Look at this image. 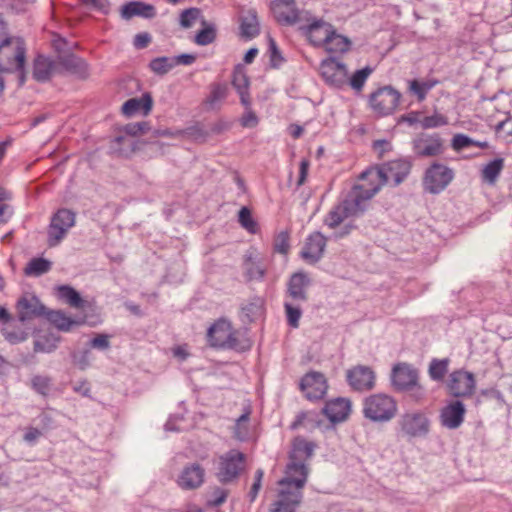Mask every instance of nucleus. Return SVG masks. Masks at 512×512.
<instances>
[{"instance_id": "54", "label": "nucleus", "mask_w": 512, "mask_h": 512, "mask_svg": "<svg viewBox=\"0 0 512 512\" xmlns=\"http://www.w3.org/2000/svg\"><path fill=\"white\" fill-rule=\"evenodd\" d=\"M228 93V87L225 84H216L212 87L208 102L213 105L226 98Z\"/></svg>"}, {"instance_id": "24", "label": "nucleus", "mask_w": 512, "mask_h": 512, "mask_svg": "<svg viewBox=\"0 0 512 512\" xmlns=\"http://www.w3.org/2000/svg\"><path fill=\"white\" fill-rule=\"evenodd\" d=\"M310 285L311 280L306 273H294L288 282L287 295L293 302H305L308 300L307 289Z\"/></svg>"}, {"instance_id": "46", "label": "nucleus", "mask_w": 512, "mask_h": 512, "mask_svg": "<svg viewBox=\"0 0 512 512\" xmlns=\"http://www.w3.org/2000/svg\"><path fill=\"white\" fill-rule=\"evenodd\" d=\"M373 69L369 66H366L360 70H357L349 79L350 86L355 91H361L367 78L371 75Z\"/></svg>"}, {"instance_id": "9", "label": "nucleus", "mask_w": 512, "mask_h": 512, "mask_svg": "<svg viewBox=\"0 0 512 512\" xmlns=\"http://www.w3.org/2000/svg\"><path fill=\"white\" fill-rule=\"evenodd\" d=\"M379 190L380 185H373L371 187L355 185L342 201L345 207L344 209H346L351 216L362 214L367 207L368 201L377 194Z\"/></svg>"}, {"instance_id": "31", "label": "nucleus", "mask_w": 512, "mask_h": 512, "mask_svg": "<svg viewBox=\"0 0 512 512\" xmlns=\"http://www.w3.org/2000/svg\"><path fill=\"white\" fill-rule=\"evenodd\" d=\"M59 64L66 71L75 74L78 77L85 78L88 75L86 62L73 54L59 56Z\"/></svg>"}, {"instance_id": "20", "label": "nucleus", "mask_w": 512, "mask_h": 512, "mask_svg": "<svg viewBox=\"0 0 512 512\" xmlns=\"http://www.w3.org/2000/svg\"><path fill=\"white\" fill-rule=\"evenodd\" d=\"M279 500L273 504L271 512H295L294 508L300 504L303 494L302 488L290 485H279Z\"/></svg>"}, {"instance_id": "26", "label": "nucleus", "mask_w": 512, "mask_h": 512, "mask_svg": "<svg viewBox=\"0 0 512 512\" xmlns=\"http://www.w3.org/2000/svg\"><path fill=\"white\" fill-rule=\"evenodd\" d=\"M351 410V403L345 398H336L326 403L322 409L323 414L333 423L347 419Z\"/></svg>"}, {"instance_id": "36", "label": "nucleus", "mask_w": 512, "mask_h": 512, "mask_svg": "<svg viewBox=\"0 0 512 512\" xmlns=\"http://www.w3.org/2000/svg\"><path fill=\"white\" fill-rule=\"evenodd\" d=\"M350 44L351 42L347 37L338 34L333 28L332 34L329 36L324 47L331 53H344L349 50Z\"/></svg>"}, {"instance_id": "53", "label": "nucleus", "mask_w": 512, "mask_h": 512, "mask_svg": "<svg viewBox=\"0 0 512 512\" xmlns=\"http://www.w3.org/2000/svg\"><path fill=\"white\" fill-rule=\"evenodd\" d=\"M289 248V233L287 231H282L275 237L274 250L280 254H287Z\"/></svg>"}, {"instance_id": "55", "label": "nucleus", "mask_w": 512, "mask_h": 512, "mask_svg": "<svg viewBox=\"0 0 512 512\" xmlns=\"http://www.w3.org/2000/svg\"><path fill=\"white\" fill-rule=\"evenodd\" d=\"M473 139L464 134H456L452 138L451 146L455 151H461L464 148L472 146Z\"/></svg>"}, {"instance_id": "52", "label": "nucleus", "mask_w": 512, "mask_h": 512, "mask_svg": "<svg viewBox=\"0 0 512 512\" xmlns=\"http://www.w3.org/2000/svg\"><path fill=\"white\" fill-rule=\"evenodd\" d=\"M51 379L47 376L37 375L32 378L33 388L41 395H47L50 390Z\"/></svg>"}, {"instance_id": "13", "label": "nucleus", "mask_w": 512, "mask_h": 512, "mask_svg": "<svg viewBox=\"0 0 512 512\" xmlns=\"http://www.w3.org/2000/svg\"><path fill=\"white\" fill-rule=\"evenodd\" d=\"M412 149L421 158L436 157L443 153L444 144L437 133H420L412 140Z\"/></svg>"}, {"instance_id": "4", "label": "nucleus", "mask_w": 512, "mask_h": 512, "mask_svg": "<svg viewBox=\"0 0 512 512\" xmlns=\"http://www.w3.org/2000/svg\"><path fill=\"white\" fill-rule=\"evenodd\" d=\"M397 410V402L386 394L370 395L363 402L364 417L376 423L389 422L395 417Z\"/></svg>"}, {"instance_id": "64", "label": "nucleus", "mask_w": 512, "mask_h": 512, "mask_svg": "<svg viewBox=\"0 0 512 512\" xmlns=\"http://www.w3.org/2000/svg\"><path fill=\"white\" fill-rule=\"evenodd\" d=\"M496 131H503L507 137L512 136V118H507L496 125Z\"/></svg>"}, {"instance_id": "38", "label": "nucleus", "mask_w": 512, "mask_h": 512, "mask_svg": "<svg viewBox=\"0 0 512 512\" xmlns=\"http://www.w3.org/2000/svg\"><path fill=\"white\" fill-rule=\"evenodd\" d=\"M437 80H411L409 81V92L414 94L418 101H423L426 98L427 93L437 85Z\"/></svg>"}, {"instance_id": "29", "label": "nucleus", "mask_w": 512, "mask_h": 512, "mask_svg": "<svg viewBox=\"0 0 512 512\" xmlns=\"http://www.w3.org/2000/svg\"><path fill=\"white\" fill-rule=\"evenodd\" d=\"M45 316L58 330L64 332H68L74 326H80L85 323V319L71 318L61 310L48 311Z\"/></svg>"}, {"instance_id": "47", "label": "nucleus", "mask_w": 512, "mask_h": 512, "mask_svg": "<svg viewBox=\"0 0 512 512\" xmlns=\"http://www.w3.org/2000/svg\"><path fill=\"white\" fill-rule=\"evenodd\" d=\"M284 308H285L288 324L293 328H297L299 326V320L302 315V311H301L300 307L298 305L294 304L293 301L292 302L286 301L284 303Z\"/></svg>"}, {"instance_id": "5", "label": "nucleus", "mask_w": 512, "mask_h": 512, "mask_svg": "<svg viewBox=\"0 0 512 512\" xmlns=\"http://www.w3.org/2000/svg\"><path fill=\"white\" fill-rule=\"evenodd\" d=\"M410 170L411 163L407 160L399 159L390 161L375 171H365L361 174L360 178H370L372 181L378 180L379 183L377 185H380V187L391 182L394 186H397L408 176Z\"/></svg>"}, {"instance_id": "39", "label": "nucleus", "mask_w": 512, "mask_h": 512, "mask_svg": "<svg viewBox=\"0 0 512 512\" xmlns=\"http://www.w3.org/2000/svg\"><path fill=\"white\" fill-rule=\"evenodd\" d=\"M52 263L44 258H33L24 269L27 276L38 277L50 271Z\"/></svg>"}, {"instance_id": "43", "label": "nucleus", "mask_w": 512, "mask_h": 512, "mask_svg": "<svg viewBox=\"0 0 512 512\" xmlns=\"http://www.w3.org/2000/svg\"><path fill=\"white\" fill-rule=\"evenodd\" d=\"M449 359H433L429 365V376L431 379L442 380L448 371Z\"/></svg>"}, {"instance_id": "2", "label": "nucleus", "mask_w": 512, "mask_h": 512, "mask_svg": "<svg viewBox=\"0 0 512 512\" xmlns=\"http://www.w3.org/2000/svg\"><path fill=\"white\" fill-rule=\"evenodd\" d=\"M207 339L212 347L245 351L251 347L245 333L233 328L231 322L221 318L207 331Z\"/></svg>"}, {"instance_id": "6", "label": "nucleus", "mask_w": 512, "mask_h": 512, "mask_svg": "<svg viewBox=\"0 0 512 512\" xmlns=\"http://www.w3.org/2000/svg\"><path fill=\"white\" fill-rule=\"evenodd\" d=\"M397 425L402 436L423 438L430 431V420L423 412H406L400 415Z\"/></svg>"}, {"instance_id": "32", "label": "nucleus", "mask_w": 512, "mask_h": 512, "mask_svg": "<svg viewBox=\"0 0 512 512\" xmlns=\"http://www.w3.org/2000/svg\"><path fill=\"white\" fill-rule=\"evenodd\" d=\"M241 36L247 39L256 37L260 32V24L257 12L254 9H248L246 14L241 18Z\"/></svg>"}, {"instance_id": "48", "label": "nucleus", "mask_w": 512, "mask_h": 512, "mask_svg": "<svg viewBox=\"0 0 512 512\" xmlns=\"http://www.w3.org/2000/svg\"><path fill=\"white\" fill-rule=\"evenodd\" d=\"M239 223L250 233L257 232V223L252 217L251 211L247 207H242L238 214Z\"/></svg>"}, {"instance_id": "30", "label": "nucleus", "mask_w": 512, "mask_h": 512, "mask_svg": "<svg viewBox=\"0 0 512 512\" xmlns=\"http://www.w3.org/2000/svg\"><path fill=\"white\" fill-rule=\"evenodd\" d=\"M57 71V64L44 56H38L34 61L33 77L40 82L50 79Z\"/></svg>"}, {"instance_id": "15", "label": "nucleus", "mask_w": 512, "mask_h": 512, "mask_svg": "<svg viewBox=\"0 0 512 512\" xmlns=\"http://www.w3.org/2000/svg\"><path fill=\"white\" fill-rule=\"evenodd\" d=\"M346 380L355 391H368L375 386V373L365 365H357L346 371Z\"/></svg>"}, {"instance_id": "51", "label": "nucleus", "mask_w": 512, "mask_h": 512, "mask_svg": "<svg viewBox=\"0 0 512 512\" xmlns=\"http://www.w3.org/2000/svg\"><path fill=\"white\" fill-rule=\"evenodd\" d=\"M447 118L439 113L421 118L420 124L423 129H432L446 125Z\"/></svg>"}, {"instance_id": "10", "label": "nucleus", "mask_w": 512, "mask_h": 512, "mask_svg": "<svg viewBox=\"0 0 512 512\" xmlns=\"http://www.w3.org/2000/svg\"><path fill=\"white\" fill-rule=\"evenodd\" d=\"M245 455L238 450H230L219 458L216 476L221 483L233 481L244 467Z\"/></svg>"}, {"instance_id": "27", "label": "nucleus", "mask_w": 512, "mask_h": 512, "mask_svg": "<svg viewBox=\"0 0 512 512\" xmlns=\"http://www.w3.org/2000/svg\"><path fill=\"white\" fill-rule=\"evenodd\" d=\"M120 14L125 20H130L135 16L152 19L156 16V9L151 4L141 1H131L121 7Z\"/></svg>"}, {"instance_id": "16", "label": "nucleus", "mask_w": 512, "mask_h": 512, "mask_svg": "<svg viewBox=\"0 0 512 512\" xmlns=\"http://www.w3.org/2000/svg\"><path fill=\"white\" fill-rule=\"evenodd\" d=\"M476 386L473 373L457 370L450 374L448 388L455 397H467L474 393Z\"/></svg>"}, {"instance_id": "56", "label": "nucleus", "mask_w": 512, "mask_h": 512, "mask_svg": "<svg viewBox=\"0 0 512 512\" xmlns=\"http://www.w3.org/2000/svg\"><path fill=\"white\" fill-rule=\"evenodd\" d=\"M269 52L273 67H278L283 62L280 50L278 49L276 42L273 38H269Z\"/></svg>"}, {"instance_id": "45", "label": "nucleus", "mask_w": 512, "mask_h": 512, "mask_svg": "<svg viewBox=\"0 0 512 512\" xmlns=\"http://www.w3.org/2000/svg\"><path fill=\"white\" fill-rule=\"evenodd\" d=\"M202 24L205 26L195 36V42L200 46L211 44L216 38V30L213 25H208L203 19Z\"/></svg>"}, {"instance_id": "8", "label": "nucleus", "mask_w": 512, "mask_h": 512, "mask_svg": "<svg viewBox=\"0 0 512 512\" xmlns=\"http://www.w3.org/2000/svg\"><path fill=\"white\" fill-rule=\"evenodd\" d=\"M74 225L75 214L69 209H59L52 216L48 227V245L57 246Z\"/></svg>"}, {"instance_id": "33", "label": "nucleus", "mask_w": 512, "mask_h": 512, "mask_svg": "<svg viewBox=\"0 0 512 512\" xmlns=\"http://www.w3.org/2000/svg\"><path fill=\"white\" fill-rule=\"evenodd\" d=\"M232 85L238 92L242 105L248 107L250 105V98L248 93L249 79L243 69L236 68L234 70Z\"/></svg>"}, {"instance_id": "7", "label": "nucleus", "mask_w": 512, "mask_h": 512, "mask_svg": "<svg viewBox=\"0 0 512 512\" xmlns=\"http://www.w3.org/2000/svg\"><path fill=\"white\" fill-rule=\"evenodd\" d=\"M392 383L401 391L413 390L414 396L420 399L424 395L423 388L418 384V371L407 363H399L393 367Z\"/></svg>"}, {"instance_id": "63", "label": "nucleus", "mask_w": 512, "mask_h": 512, "mask_svg": "<svg viewBox=\"0 0 512 512\" xmlns=\"http://www.w3.org/2000/svg\"><path fill=\"white\" fill-rule=\"evenodd\" d=\"M315 413L313 412H303L297 416L296 421L293 423V427L297 426H305L307 422L315 421L314 419Z\"/></svg>"}, {"instance_id": "59", "label": "nucleus", "mask_w": 512, "mask_h": 512, "mask_svg": "<svg viewBox=\"0 0 512 512\" xmlns=\"http://www.w3.org/2000/svg\"><path fill=\"white\" fill-rule=\"evenodd\" d=\"M73 361L80 369H86L90 365V350H84L81 354H73Z\"/></svg>"}, {"instance_id": "22", "label": "nucleus", "mask_w": 512, "mask_h": 512, "mask_svg": "<svg viewBox=\"0 0 512 512\" xmlns=\"http://www.w3.org/2000/svg\"><path fill=\"white\" fill-rule=\"evenodd\" d=\"M327 238L320 232L308 236L301 250V257L311 264L318 262L323 256Z\"/></svg>"}, {"instance_id": "21", "label": "nucleus", "mask_w": 512, "mask_h": 512, "mask_svg": "<svg viewBox=\"0 0 512 512\" xmlns=\"http://www.w3.org/2000/svg\"><path fill=\"white\" fill-rule=\"evenodd\" d=\"M270 7L276 21L282 25H294L304 19L305 12L296 9L295 5L274 0Z\"/></svg>"}, {"instance_id": "35", "label": "nucleus", "mask_w": 512, "mask_h": 512, "mask_svg": "<svg viewBox=\"0 0 512 512\" xmlns=\"http://www.w3.org/2000/svg\"><path fill=\"white\" fill-rule=\"evenodd\" d=\"M503 168H504V159L496 158V159L490 161L482 169V173H481L482 180L484 182H487L490 185L495 184L499 175L501 174Z\"/></svg>"}, {"instance_id": "41", "label": "nucleus", "mask_w": 512, "mask_h": 512, "mask_svg": "<svg viewBox=\"0 0 512 512\" xmlns=\"http://www.w3.org/2000/svg\"><path fill=\"white\" fill-rule=\"evenodd\" d=\"M244 267L246 278L249 281L263 279L266 272V267L262 265L259 261L253 260L251 256L246 258L244 262Z\"/></svg>"}, {"instance_id": "19", "label": "nucleus", "mask_w": 512, "mask_h": 512, "mask_svg": "<svg viewBox=\"0 0 512 512\" xmlns=\"http://www.w3.org/2000/svg\"><path fill=\"white\" fill-rule=\"evenodd\" d=\"M205 480V469L199 463H189L183 467L177 478L178 486L183 490H195Z\"/></svg>"}, {"instance_id": "57", "label": "nucleus", "mask_w": 512, "mask_h": 512, "mask_svg": "<svg viewBox=\"0 0 512 512\" xmlns=\"http://www.w3.org/2000/svg\"><path fill=\"white\" fill-rule=\"evenodd\" d=\"M250 105L246 108V112L240 119L241 125L246 128H253L258 124V118L256 114L249 108Z\"/></svg>"}, {"instance_id": "25", "label": "nucleus", "mask_w": 512, "mask_h": 512, "mask_svg": "<svg viewBox=\"0 0 512 512\" xmlns=\"http://www.w3.org/2000/svg\"><path fill=\"white\" fill-rule=\"evenodd\" d=\"M465 412L461 401H453L441 410V424L448 429H456L463 423Z\"/></svg>"}, {"instance_id": "42", "label": "nucleus", "mask_w": 512, "mask_h": 512, "mask_svg": "<svg viewBox=\"0 0 512 512\" xmlns=\"http://www.w3.org/2000/svg\"><path fill=\"white\" fill-rule=\"evenodd\" d=\"M58 341L59 339L55 337L53 334L40 336L34 342V351L51 353L57 348Z\"/></svg>"}, {"instance_id": "11", "label": "nucleus", "mask_w": 512, "mask_h": 512, "mask_svg": "<svg viewBox=\"0 0 512 512\" xmlns=\"http://www.w3.org/2000/svg\"><path fill=\"white\" fill-rule=\"evenodd\" d=\"M454 172L447 166L434 163L425 172L423 186L431 194L443 191L453 180Z\"/></svg>"}, {"instance_id": "17", "label": "nucleus", "mask_w": 512, "mask_h": 512, "mask_svg": "<svg viewBox=\"0 0 512 512\" xmlns=\"http://www.w3.org/2000/svg\"><path fill=\"white\" fill-rule=\"evenodd\" d=\"M320 73L326 83L334 87H342L346 84L348 71L343 63L334 58H328L321 62Z\"/></svg>"}, {"instance_id": "1", "label": "nucleus", "mask_w": 512, "mask_h": 512, "mask_svg": "<svg viewBox=\"0 0 512 512\" xmlns=\"http://www.w3.org/2000/svg\"><path fill=\"white\" fill-rule=\"evenodd\" d=\"M314 448L315 445L304 438L296 437L294 439L285 477L279 480L278 485H290V487L298 488L305 486L309 474L306 461L313 455Z\"/></svg>"}, {"instance_id": "50", "label": "nucleus", "mask_w": 512, "mask_h": 512, "mask_svg": "<svg viewBox=\"0 0 512 512\" xmlns=\"http://www.w3.org/2000/svg\"><path fill=\"white\" fill-rule=\"evenodd\" d=\"M201 16V10L199 8H189L182 11L180 14V25L183 28H190L196 20Z\"/></svg>"}, {"instance_id": "23", "label": "nucleus", "mask_w": 512, "mask_h": 512, "mask_svg": "<svg viewBox=\"0 0 512 512\" xmlns=\"http://www.w3.org/2000/svg\"><path fill=\"white\" fill-rule=\"evenodd\" d=\"M333 26L321 19H314L307 26L301 27L310 43L314 46H325L332 34Z\"/></svg>"}, {"instance_id": "37", "label": "nucleus", "mask_w": 512, "mask_h": 512, "mask_svg": "<svg viewBox=\"0 0 512 512\" xmlns=\"http://www.w3.org/2000/svg\"><path fill=\"white\" fill-rule=\"evenodd\" d=\"M59 297L63 299L69 306L81 309L84 308L86 301L72 287L63 285L58 288Z\"/></svg>"}, {"instance_id": "58", "label": "nucleus", "mask_w": 512, "mask_h": 512, "mask_svg": "<svg viewBox=\"0 0 512 512\" xmlns=\"http://www.w3.org/2000/svg\"><path fill=\"white\" fill-rule=\"evenodd\" d=\"M82 3L86 6H89L95 10H98L104 14H107L109 11V1L108 0H81Z\"/></svg>"}, {"instance_id": "61", "label": "nucleus", "mask_w": 512, "mask_h": 512, "mask_svg": "<svg viewBox=\"0 0 512 512\" xmlns=\"http://www.w3.org/2000/svg\"><path fill=\"white\" fill-rule=\"evenodd\" d=\"M92 348L99 350H106L110 346V342L107 335L99 334L90 341Z\"/></svg>"}, {"instance_id": "14", "label": "nucleus", "mask_w": 512, "mask_h": 512, "mask_svg": "<svg viewBox=\"0 0 512 512\" xmlns=\"http://www.w3.org/2000/svg\"><path fill=\"white\" fill-rule=\"evenodd\" d=\"M16 312L18 321L24 323L44 316L46 314V308L38 297L30 293H25L17 300Z\"/></svg>"}, {"instance_id": "44", "label": "nucleus", "mask_w": 512, "mask_h": 512, "mask_svg": "<svg viewBox=\"0 0 512 512\" xmlns=\"http://www.w3.org/2000/svg\"><path fill=\"white\" fill-rule=\"evenodd\" d=\"M149 66L154 73L164 75L175 67V60L173 57H158L153 59Z\"/></svg>"}, {"instance_id": "40", "label": "nucleus", "mask_w": 512, "mask_h": 512, "mask_svg": "<svg viewBox=\"0 0 512 512\" xmlns=\"http://www.w3.org/2000/svg\"><path fill=\"white\" fill-rule=\"evenodd\" d=\"M344 208L345 207L342 202L333 207V209L329 211L324 219L325 225L331 229H334L338 227L346 218L350 217L351 215L348 214V211H346Z\"/></svg>"}, {"instance_id": "62", "label": "nucleus", "mask_w": 512, "mask_h": 512, "mask_svg": "<svg viewBox=\"0 0 512 512\" xmlns=\"http://www.w3.org/2000/svg\"><path fill=\"white\" fill-rule=\"evenodd\" d=\"M151 42V36L149 33H138L134 37L133 45L137 49L146 48Z\"/></svg>"}, {"instance_id": "34", "label": "nucleus", "mask_w": 512, "mask_h": 512, "mask_svg": "<svg viewBox=\"0 0 512 512\" xmlns=\"http://www.w3.org/2000/svg\"><path fill=\"white\" fill-rule=\"evenodd\" d=\"M4 339L12 345L24 342L28 338V332L14 322H8L0 330Z\"/></svg>"}, {"instance_id": "3", "label": "nucleus", "mask_w": 512, "mask_h": 512, "mask_svg": "<svg viewBox=\"0 0 512 512\" xmlns=\"http://www.w3.org/2000/svg\"><path fill=\"white\" fill-rule=\"evenodd\" d=\"M25 47L20 38H6L0 43V71L14 73L18 86L25 83Z\"/></svg>"}, {"instance_id": "60", "label": "nucleus", "mask_w": 512, "mask_h": 512, "mask_svg": "<svg viewBox=\"0 0 512 512\" xmlns=\"http://www.w3.org/2000/svg\"><path fill=\"white\" fill-rule=\"evenodd\" d=\"M263 475H264V472L262 469H258L255 472V481H254V483L250 489V492H249V497H250L251 501H254L255 498L257 497V494L261 488V482L263 479Z\"/></svg>"}, {"instance_id": "49", "label": "nucleus", "mask_w": 512, "mask_h": 512, "mask_svg": "<svg viewBox=\"0 0 512 512\" xmlns=\"http://www.w3.org/2000/svg\"><path fill=\"white\" fill-rule=\"evenodd\" d=\"M248 421L249 413L242 414L236 421L234 434L240 441L246 440L249 435Z\"/></svg>"}, {"instance_id": "28", "label": "nucleus", "mask_w": 512, "mask_h": 512, "mask_svg": "<svg viewBox=\"0 0 512 512\" xmlns=\"http://www.w3.org/2000/svg\"><path fill=\"white\" fill-rule=\"evenodd\" d=\"M153 100L150 94H143L140 98H131L122 105L124 115L130 117L138 112L148 115L152 109Z\"/></svg>"}, {"instance_id": "12", "label": "nucleus", "mask_w": 512, "mask_h": 512, "mask_svg": "<svg viewBox=\"0 0 512 512\" xmlns=\"http://www.w3.org/2000/svg\"><path fill=\"white\" fill-rule=\"evenodd\" d=\"M401 94L391 86H384L370 95V105L379 115L391 114L399 104Z\"/></svg>"}, {"instance_id": "18", "label": "nucleus", "mask_w": 512, "mask_h": 512, "mask_svg": "<svg viewBox=\"0 0 512 512\" xmlns=\"http://www.w3.org/2000/svg\"><path fill=\"white\" fill-rule=\"evenodd\" d=\"M327 388L326 378L320 372H309L300 382V389L309 400L321 399L326 394Z\"/></svg>"}]
</instances>
